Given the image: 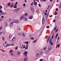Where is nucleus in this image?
<instances>
[{
	"label": "nucleus",
	"instance_id": "f704fd0d",
	"mask_svg": "<svg viewBox=\"0 0 61 61\" xmlns=\"http://www.w3.org/2000/svg\"><path fill=\"white\" fill-rule=\"evenodd\" d=\"M6 14V13H2V15H5Z\"/></svg>",
	"mask_w": 61,
	"mask_h": 61
},
{
	"label": "nucleus",
	"instance_id": "dca6fc26",
	"mask_svg": "<svg viewBox=\"0 0 61 61\" xmlns=\"http://www.w3.org/2000/svg\"><path fill=\"white\" fill-rule=\"evenodd\" d=\"M58 33H57V34L56 35V38H57V37L58 36Z\"/></svg>",
	"mask_w": 61,
	"mask_h": 61
},
{
	"label": "nucleus",
	"instance_id": "a18cd8bd",
	"mask_svg": "<svg viewBox=\"0 0 61 61\" xmlns=\"http://www.w3.org/2000/svg\"><path fill=\"white\" fill-rule=\"evenodd\" d=\"M58 29H57L56 30V32H57V31H58Z\"/></svg>",
	"mask_w": 61,
	"mask_h": 61
},
{
	"label": "nucleus",
	"instance_id": "ea45409f",
	"mask_svg": "<svg viewBox=\"0 0 61 61\" xmlns=\"http://www.w3.org/2000/svg\"><path fill=\"white\" fill-rule=\"evenodd\" d=\"M53 31H51V35H52V34H53Z\"/></svg>",
	"mask_w": 61,
	"mask_h": 61
},
{
	"label": "nucleus",
	"instance_id": "ddd939ff",
	"mask_svg": "<svg viewBox=\"0 0 61 61\" xmlns=\"http://www.w3.org/2000/svg\"><path fill=\"white\" fill-rule=\"evenodd\" d=\"M60 44H59L58 45L57 44L56 47V48H57V47L58 48H59V46H60Z\"/></svg>",
	"mask_w": 61,
	"mask_h": 61
},
{
	"label": "nucleus",
	"instance_id": "864d4df0",
	"mask_svg": "<svg viewBox=\"0 0 61 61\" xmlns=\"http://www.w3.org/2000/svg\"><path fill=\"white\" fill-rule=\"evenodd\" d=\"M4 18V16H2L1 17V18Z\"/></svg>",
	"mask_w": 61,
	"mask_h": 61
},
{
	"label": "nucleus",
	"instance_id": "0eeeda50",
	"mask_svg": "<svg viewBox=\"0 0 61 61\" xmlns=\"http://www.w3.org/2000/svg\"><path fill=\"white\" fill-rule=\"evenodd\" d=\"M45 23V19L43 17L42 20V24H44Z\"/></svg>",
	"mask_w": 61,
	"mask_h": 61
},
{
	"label": "nucleus",
	"instance_id": "f8f14e48",
	"mask_svg": "<svg viewBox=\"0 0 61 61\" xmlns=\"http://www.w3.org/2000/svg\"><path fill=\"white\" fill-rule=\"evenodd\" d=\"M61 8V3H60L59 4V6L58 7V8Z\"/></svg>",
	"mask_w": 61,
	"mask_h": 61
},
{
	"label": "nucleus",
	"instance_id": "0e129e2a",
	"mask_svg": "<svg viewBox=\"0 0 61 61\" xmlns=\"http://www.w3.org/2000/svg\"><path fill=\"white\" fill-rule=\"evenodd\" d=\"M36 1V0H34V4H35V2Z\"/></svg>",
	"mask_w": 61,
	"mask_h": 61
},
{
	"label": "nucleus",
	"instance_id": "49530a36",
	"mask_svg": "<svg viewBox=\"0 0 61 61\" xmlns=\"http://www.w3.org/2000/svg\"><path fill=\"white\" fill-rule=\"evenodd\" d=\"M2 10H0V13H2Z\"/></svg>",
	"mask_w": 61,
	"mask_h": 61
},
{
	"label": "nucleus",
	"instance_id": "c85d7f7f",
	"mask_svg": "<svg viewBox=\"0 0 61 61\" xmlns=\"http://www.w3.org/2000/svg\"><path fill=\"white\" fill-rule=\"evenodd\" d=\"M59 39H60V37L59 36H58L57 37V40H58Z\"/></svg>",
	"mask_w": 61,
	"mask_h": 61
},
{
	"label": "nucleus",
	"instance_id": "423d86ee",
	"mask_svg": "<svg viewBox=\"0 0 61 61\" xmlns=\"http://www.w3.org/2000/svg\"><path fill=\"white\" fill-rule=\"evenodd\" d=\"M14 22H11L10 24V26H13V25H14Z\"/></svg>",
	"mask_w": 61,
	"mask_h": 61
},
{
	"label": "nucleus",
	"instance_id": "4c0bfd02",
	"mask_svg": "<svg viewBox=\"0 0 61 61\" xmlns=\"http://www.w3.org/2000/svg\"><path fill=\"white\" fill-rule=\"evenodd\" d=\"M34 4H35V5H37V2H35L34 3Z\"/></svg>",
	"mask_w": 61,
	"mask_h": 61
},
{
	"label": "nucleus",
	"instance_id": "bb28decb",
	"mask_svg": "<svg viewBox=\"0 0 61 61\" xmlns=\"http://www.w3.org/2000/svg\"><path fill=\"white\" fill-rule=\"evenodd\" d=\"M46 42L47 43H48V42H49V39H46Z\"/></svg>",
	"mask_w": 61,
	"mask_h": 61
},
{
	"label": "nucleus",
	"instance_id": "7ed1b4c3",
	"mask_svg": "<svg viewBox=\"0 0 61 61\" xmlns=\"http://www.w3.org/2000/svg\"><path fill=\"white\" fill-rule=\"evenodd\" d=\"M13 23H16V24H18L19 23V21L17 20H15L13 21Z\"/></svg>",
	"mask_w": 61,
	"mask_h": 61
},
{
	"label": "nucleus",
	"instance_id": "8fccbe9b",
	"mask_svg": "<svg viewBox=\"0 0 61 61\" xmlns=\"http://www.w3.org/2000/svg\"><path fill=\"white\" fill-rule=\"evenodd\" d=\"M0 9H2V5H0Z\"/></svg>",
	"mask_w": 61,
	"mask_h": 61
},
{
	"label": "nucleus",
	"instance_id": "1a4fd4ad",
	"mask_svg": "<svg viewBox=\"0 0 61 61\" xmlns=\"http://www.w3.org/2000/svg\"><path fill=\"white\" fill-rule=\"evenodd\" d=\"M14 4L13 3H12L11 5H10V7L11 8H12L13 7V5Z\"/></svg>",
	"mask_w": 61,
	"mask_h": 61
},
{
	"label": "nucleus",
	"instance_id": "a878e982",
	"mask_svg": "<svg viewBox=\"0 0 61 61\" xmlns=\"http://www.w3.org/2000/svg\"><path fill=\"white\" fill-rule=\"evenodd\" d=\"M20 54V51H19L18 53V56H19Z\"/></svg>",
	"mask_w": 61,
	"mask_h": 61
},
{
	"label": "nucleus",
	"instance_id": "a19ab883",
	"mask_svg": "<svg viewBox=\"0 0 61 61\" xmlns=\"http://www.w3.org/2000/svg\"><path fill=\"white\" fill-rule=\"evenodd\" d=\"M12 39H13V40H14V41L15 40V37H14Z\"/></svg>",
	"mask_w": 61,
	"mask_h": 61
},
{
	"label": "nucleus",
	"instance_id": "9d476101",
	"mask_svg": "<svg viewBox=\"0 0 61 61\" xmlns=\"http://www.w3.org/2000/svg\"><path fill=\"white\" fill-rule=\"evenodd\" d=\"M49 52V50H46L45 51V53L46 54H48Z\"/></svg>",
	"mask_w": 61,
	"mask_h": 61
},
{
	"label": "nucleus",
	"instance_id": "603ef678",
	"mask_svg": "<svg viewBox=\"0 0 61 61\" xmlns=\"http://www.w3.org/2000/svg\"><path fill=\"white\" fill-rule=\"evenodd\" d=\"M40 61H43V59H40Z\"/></svg>",
	"mask_w": 61,
	"mask_h": 61
},
{
	"label": "nucleus",
	"instance_id": "393cba45",
	"mask_svg": "<svg viewBox=\"0 0 61 61\" xmlns=\"http://www.w3.org/2000/svg\"><path fill=\"white\" fill-rule=\"evenodd\" d=\"M36 12L37 13H39V10H37L36 11Z\"/></svg>",
	"mask_w": 61,
	"mask_h": 61
},
{
	"label": "nucleus",
	"instance_id": "3c124183",
	"mask_svg": "<svg viewBox=\"0 0 61 61\" xmlns=\"http://www.w3.org/2000/svg\"><path fill=\"white\" fill-rule=\"evenodd\" d=\"M46 47H45L44 49V50H45L46 49Z\"/></svg>",
	"mask_w": 61,
	"mask_h": 61
},
{
	"label": "nucleus",
	"instance_id": "412c9836",
	"mask_svg": "<svg viewBox=\"0 0 61 61\" xmlns=\"http://www.w3.org/2000/svg\"><path fill=\"white\" fill-rule=\"evenodd\" d=\"M18 4V2H16L15 4V5H14V6H15V5H17V4Z\"/></svg>",
	"mask_w": 61,
	"mask_h": 61
},
{
	"label": "nucleus",
	"instance_id": "338daca9",
	"mask_svg": "<svg viewBox=\"0 0 61 61\" xmlns=\"http://www.w3.org/2000/svg\"><path fill=\"white\" fill-rule=\"evenodd\" d=\"M27 48H28V47H26L25 48V49H27Z\"/></svg>",
	"mask_w": 61,
	"mask_h": 61
},
{
	"label": "nucleus",
	"instance_id": "58836bf2",
	"mask_svg": "<svg viewBox=\"0 0 61 61\" xmlns=\"http://www.w3.org/2000/svg\"><path fill=\"white\" fill-rule=\"evenodd\" d=\"M2 28H3V27L1 26L0 27V30H1V29H2Z\"/></svg>",
	"mask_w": 61,
	"mask_h": 61
},
{
	"label": "nucleus",
	"instance_id": "a211bd4d",
	"mask_svg": "<svg viewBox=\"0 0 61 61\" xmlns=\"http://www.w3.org/2000/svg\"><path fill=\"white\" fill-rule=\"evenodd\" d=\"M11 45H10V44H7V47H7V46H10Z\"/></svg>",
	"mask_w": 61,
	"mask_h": 61
},
{
	"label": "nucleus",
	"instance_id": "4d7b16f0",
	"mask_svg": "<svg viewBox=\"0 0 61 61\" xmlns=\"http://www.w3.org/2000/svg\"><path fill=\"white\" fill-rule=\"evenodd\" d=\"M38 5L39 7H41V5L40 4H39Z\"/></svg>",
	"mask_w": 61,
	"mask_h": 61
},
{
	"label": "nucleus",
	"instance_id": "6ab92c4d",
	"mask_svg": "<svg viewBox=\"0 0 61 61\" xmlns=\"http://www.w3.org/2000/svg\"><path fill=\"white\" fill-rule=\"evenodd\" d=\"M5 26H8V23L7 22H6L5 23Z\"/></svg>",
	"mask_w": 61,
	"mask_h": 61
},
{
	"label": "nucleus",
	"instance_id": "f03ea898",
	"mask_svg": "<svg viewBox=\"0 0 61 61\" xmlns=\"http://www.w3.org/2000/svg\"><path fill=\"white\" fill-rule=\"evenodd\" d=\"M52 49V46H49L48 47V50L50 51Z\"/></svg>",
	"mask_w": 61,
	"mask_h": 61
},
{
	"label": "nucleus",
	"instance_id": "aec40b11",
	"mask_svg": "<svg viewBox=\"0 0 61 61\" xmlns=\"http://www.w3.org/2000/svg\"><path fill=\"white\" fill-rule=\"evenodd\" d=\"M27 59L26 58H24V61H27Z\"/></svg>",
	"mask_w": 61,
	"mask_h": 61
},
{
	"label": "nucleus",
	"instance_id": "473e14b6",
	"mask_svg": "<svg viewBox=\"0 0 61 61\" xmlns=\"http://www.w3.org/2000/svg\"><path fill=\"white\" fill-rule=\"evenodd\" d=\"M9 52L10 53H11V52H13V50H10V51Z\"/></svg>",
	"mask_w": 61,
	"mask_h": 61
},
{
	"label": "nucleus",
	"instance_id": "e433bc0d",
	"mask_svg": "<svg viewBox=\"0 0 61 61\" xmlns=\"http://www.w3.org/2000/svg\"><path fill=\"white\" fill-rule=\"evenodd\" d=\"M30 39L31 40H33V39H34V38L33 37H31L30 38Z\"/></svg>",
	"mask_w": 61,
	"mask_h": 61
},
{
	"label": "nucleus",
	"instance_id": "09e8293b",
	"mask_svg": "<svg viewBox=\"0 0 61 61\" xmlns=\"http://www.w3.org/2000/svg\"><path fill=\"white\" fill-rule=\"evenodd\" d=\"M23 5L24 6H25V4L24 3L23 4Z\"/></svg>",
	"mask_w": 61,
	"mask_h": 61
},
{
	"label": "nucleus",
	"instance_id": "69168bd1",
	"mask_svg": "<svg viewBox=\"0 0 61 61\" xmlns=\"http://www.w3.org/2000/svg\"><path fill=\"white\" fill-rule=\"evenodd\" d=\"M26 44H28V41L26 42Z\"/></svg>",
	"mask_w": 61,
	"mask_h": 61
},
{
	"label": "nucleus",
	"instance_id": "f3484780",
	"mask_svg": "<svg viewBox=\"0 0 61 61\" xmlns=\"http://www.w3.org/2000/svg\"><path fill=\"white\" fill-rule=\"evenodd\" d=\"M25 16H27L28 15V13H25Z\"/></svg>",
	"mask_w": 61,
	"mask_h": 61
},
{
	"label": "nucleus",
	"instance_id": "72a5a7b5",
	"mask_svg": "<svg viewBox=\"0 0 61 61\" xmlns=\"http://www.w3.org/2000/svg\"><path fill=\"white\" fill-rule=\"evenodd\" d=\"M18 35H19V36H21V35H22V34L20 33H19L18 34Z\"/></svg>",
	"mask_w": 61,
	"mask_h": 61
},
{
	"label": "nucleus",
	"instance_id": "39448f33",
	"mask_svg": "<svg viewBox=\"0 0 61 61\" xmlns=\"http://www.w3.org/2000/svg\"><path fill=\"white\" fill-rule=\"evenodd\" d=\"M30 9L31 10V11H32V12H34L35 10H34V9L32 7H30Z\"/></svg>",
	"mask_w": 61,
	"mask_h": 61
},
{
	"label": "nucleus",
	"instance_id": "5701e85b",
	"mask_svg": "<svg viewBox=\"0 0 61 61\" xmlns=\"http://www.w3.org/2000/svg\"><path fill=\"white\" fill-rule=\"evenodd\" d=\"M10 5H11V3H10V2H9L8 4V6H9Z\"/></svg>",
	"mask_w": 61,
	"mask_h": 61
},
{
	"label": "nucleus",
	"instance_id": "c03bdc74",
	"mask_svg": "<svg viewBox=\"0 0 61 61\" xmlns=\"http://www.w3.org/2000/svg\"><path fill=\"white\" fill-rule=\"evenodd\" d=\"M14 8H17V6H14Z\"/></svg>",
	"mask_w": 61,
	"mask_h": 61
},
{
	"label": "nucleus",
	"instance_id": "bf43d9fd",
	"mask_svg": "<svg viewBox=\"0 0 61 61\" xmlns=\"http://www.w3.org/2000/svg\"><path fill=\"white\" fill-rule=\"evenodd\" d=\"M51 45H53V42H51Z\"/></svg>",
	"mask_w": 61,
	"mask_h": 61
},
{
	"label": "nucleus",
	"instance_id": "680f3d73",
	"mask_svg": "<svg viewBox=\"0 0 61 61\" xmlns=\"http://www.w3.org/2000/svg\"><path fill=\"white\" fill-rule=\"evenodd\" d=\"M49 26H47V28H49Z\"/></svg>",
	"mask_w": 61,
	"mask_h": 61
},
{
	"label": "nucleus",
	"instance_id": "6e6552de",
	"mask_svg": "<svg viewBox=\"0 0 61 61\" xmlns=\"http://www.w3.org/2000/svg\"><path fill=\"white\" fill-rule=\"evenodd\" d=\"M23 36L24 37H25V35H26V32H23Z\"/></svg>",
	"mask_w": 61,
	"mask_h": 61
},
{
	"label": "nucleus",
	"instance_id": "2eb2a0df",
	"mask_svg": "<svg viewBox=\"0 0 61 61\" xmlns=\"http://www.w3.org/2000/svg\"><path fill=\"white\" fill-rule=\"evenodd\" d=\"M17 29L18 30H20V27L19 26H18L17 27Z\"/></svg>",
	"mask_w": 61,
	"mask_h": 61
},
{
	"label": "nucleus",
	"instance_id": "e2e57ef3",
	"mask_svg": "<svg viewBox=\"0 0 61 61\" xmlns=\"http://www.w3.org/2000/svg\"><path fill=\"white\" fill-rule=\"evenodd\" d=\"M36 40H35L34 41V43H36Z\"/></svg>",
	"mask_w": 61,
	"mask_h": 61
},
{
	"label": "nucleus",
	"instance_id": "37998d69",
	"mask_svg": "<svg viewBox=\"0 0 61 61\" xmlns=\"http://www.w3.org/2000/svg\"><path fill=\"white\" fill-rule=\"evenodd\" d=\"M15 50H17L18 49V47H16L15 48Z\"/></svg>",
	"mask_w": 61,
	"mask_h": 61
},
{
	"label": "nucleus",
	"instance_id": "cd10ccee",
	"mask_svg": "<svg viewBox=\"0 0 61 61\" xmlns=\"http://www.w3.org/2000/svg\"><path fill=\"white\" fill-rule=\"evenodd\" d=\"M36 56H38L39 54V53H36Z\"/></svg>",
	"mask_w": 61,
	"mask_h": 61
},
{
	"label": "nucleus",
	"instance_id": "4468645a",
	"mask_svg": "<svg viewBox=\"0 0 61 61\" xmlns=\"http://www.w3.org/2000/svg\"><path fill=\"white\" fill-rule=\"evenodd\" d=\"M33 35V33L31 32L29 35V36H31Z\"/></svg>",
	"mask_w": 61,
	"mask_h": 61
},
{
	"label": "nucleus",
	"instance_id": "774afa93",
	"mask_svg": "<svg viewBox=\"0 0 61 61\" xmlns=\"http://www.w3.org/2000/svg\"><path fill=\"white\" fill-rule=\"evenodd\" d=\"M26 47H28V44H27L26 45Z\"/></svg>",
	"mask_w": 61,
	"mask_h": 61
},
{
	"label": "nucleus",
	"instance_id": "20e7f679",
	"mask_svg": "<svg viewBox=\"0 0 61 61\" xmlns=\"http://www.w3.org/2000/svg\"><path fill=\"white\" fill-rule=\"evenodd\" d=\"M24 56H26L27 55V51H25L24 52Z\"/></svg>",
	"mask_w": 61,
	"mask_h": 61
},
{
	"label": "nucleus",
	"instance_id": "de8ad7c7",
	"mask_svg": "<svg viewBox=\"0 0 61 61\" xmlns=\"http://www.w3.org/2000/svg\"><path fill=\"white\" fill-rule=\"evenodd\" d=\"M56 27H55L54 28V31H55V30H56Z\"/></svg>",
	"mask_w": 61,
	"mask_h": 61
},
{
	"label": "nucleus",
	"instance_id": "f257e3e1",
	"mask_svg": "<svg viewBox=\"0 0 61 61\" xmlns=\"http://www.w3.org/2000/svg\"><path fill=\"white\" fill-rule=\"evenodd\" d=\"M20 9V8H17L14 10L13 11L14 12H17V11H19Z\"/></svg>",
	"mask_w": 61,
	"mask_h": 61
},
{
	"label": "nucleus",
	"instance_id": "c9c22d12",
	"mask_svg": "<svg viewBox=\"0 0 61 61\" xmlns=\"http://www.w3.org/2000/svg\"><path fill=\"white\" fill-rule=\"evenodd\" d=\"M60 2V0H57L56 2Z\"/></svg>",
	"mask_w": 61,
	"mask_h": 61
},
{
	"label": "nucleus",
	"instance_id": "2f4dec72",
	"mask_svg": "<svg viewBox=\"0 0 61 61\" xmlns=\"http://www.w3.org/2000/svg\"><path fill=\"white\" fill-rule=\"evenodd\" d=\"M24 15H22L21 17L22 18H24Z\"/></svg>",
	"mask_w": 61,
	"mask_h": 61
},
{
	"label": "nucleus",
	"instance_id": "4be33fe9",
	"mask_svg": "<svg viewBox=\"0 0 61 61\" xmlns=\"http://www.w3.org/2000/svg\"><path fill=\"white\" fill-rule=\"evenodd\" d=\"M24 21H26V20H28V19H26V18H25L23 19Z\"/></svg>",
	"mask_w": 61,
	"mask_h": 61
},
{
	"label": "nucleus",
	"instance_id": "9b49d317",
	"mask_svg": "<svg viewBox=\"0 0 61 61\" xmlns=\"http://www.w3.org/2000/svg\"><path fill=\"white\" fill-rule=\"evenodd\" d=\"M12 36H13V35L12 34H10V36L9 37V38L10 39H11V38L12 37Z\"/></svg>",
	"mask_w": 61,
	"mask_h": 61
},
{
	"label": "nucleus",
	"instance_id": "13d9d810",
	"mask_svg": "<svg viewBox=\"0 0 61 61\" xmlns=\"http://www.w3.org/2000/svg\"><path fill=\"white\" fill-rule=\"evenodd\" d=\"M22 19H23V18L21 17L20 18V20H22Z\"/></svg>",
	"mask_w": 61,
	"mask_h": 61
},
{
	"label": "nucleus",
	"instance_id": "79ce46f5",
	"mask_svg": "<svg viewBox=\"0 0 61 61\" xmlns=\"http://www.w3.org/2000/svg\"><path fill=\"white\" fill-rule=\"evenodd\" d=\"M23 49H24V48H25V45H24L23 46Z\"/></svg>",
	"mask_w": 61,
	"mask_h": 61
},
{
	"label": "nucleus",
	"instance_id": "052dcab7",
	"mask_svg": "<svg viewBox=\"0 0 61 61\" xmlns=\"http://www.w3.org/2000/svg\"><path fill=\"white\" fill-rule=\"evenodd\" d=\"M11 56H13V53H11Z\"/></svg>",
	"mask_w": 61,
	"mask_h": 61
},
{
	"label": "nucleus",
	"instance_id": "b1692460",
	"mask_svg": "<svg viewBox=\"0 0 61 61\" xmlns=\"http://www.w3.org/2000/svg\"><path fill=\"white\" fill-rule=\"evenodd\" d=\"M33 16H31L30 17H29V18L30 19H31L32 18H33Z\"/></svg>",
	"mask_w": 61,
	"mask_h": 61
},
{
	"label": "nucleus",
	"instance_id": "7c9ffc66",
	"mask_svg": "<svg viewBox=\"0 0 61 61\" xmlns=\"http://www.w3.org/2000/svg\"><path fill=\"white\" fill-rule=\"evenodd\" d=\"M2 40H3L4 41L5 40V37H4L3 38V37H2Z\"/></svg>",
	"mask_w": 61,
	"mask_h": 61
},
{
	"label": "nucleus",
	"instance_id": "c756f323",
	"mask_svg": "<svg viewBox=\"0 0 61 61\" xmlns=\"http://www.w3.org/2000/svg\"><path fill=\"white\" fill-rule=\"evenodd\" d=\"M51 41H52V40L51 39H50V40L49 41V43H51Z\"/></svg>",
	"mask_w": 61,
	"mask_h": 61
},
{
	"label": "nucleus",
	"instance_id": "6e6d98bb",
	"mask_svg": "<svg viewBox=\"0 0 61 61\" xmlns=\"http://www.w3.org/2000/svg\"><path fill=\"white\" fill-rule=\"evenodd\" d=\"M42 54H43V52H41L40 53V54L41 55Z\"/></svg>",
	"mask_w": 61,
	"mask_h": 61
},
{
	"label": "nucleus",
	"instance_id": "5fc2aeb1",
	"mask_svg": "<svg viewBox=\"0 0 61 61\" xmlns=\"http://www.w3.org/2000/svg\"><path fill=\"white\" fill-rule=\"evenodd\" d=\"M45 15H46H46H47V13H45Z\"/></svg>",
	"mask_w": 61,
	"mask_h": 61
}]
</instances>
